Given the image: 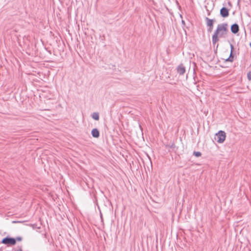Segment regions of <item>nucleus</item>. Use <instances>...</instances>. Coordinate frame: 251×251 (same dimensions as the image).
I'll return each instance as SVG.
<instances>
[{
    "label": "nucleus",
    "mask_w": 251,
    "mask_h": 251,
    "mask_svg": "<svg viewBox=\"0 0 251 251\" xmlns=\"http://www.w3.org/2000/svg\"><path fill=\"white\" fill-rule=\"evenodd\" d=\"M205 20L206 21V25L208 27V31L211 32L213 28V25L214 23L215 22V20L214 19H210L207 17H205Z\"/></svg>",
    "instance_id": "20e7f679"
},
{
    "label": "nucleus",
    "mask_w": 251,
    "mask_h": 251,
    "mask_svg": "<svg viewBox=\"0 0 251 251\" xmlns=\"http://www.w3.org/2000/svg\"><path fill=\"white\" fill-rule=\"evenodd\" d=\"M15 239L16 240V241H21L23 239L22 237H17L16 238H15Z\"/></svg>",
    "instance_id": "ddd939ff"
},
{
    "label": "nucleus",
    "mask_w": 251,
    "mask_h": 251,
    "mask_svg": "<svg viewBox=\"0 0 251 251\" xmlns=\"http://www.w3.org/2000/svg\"><path fill=\"white\" fill-rule=\"evenodd\" d=\"M250 47H251V43H250Z\"/></svg>",
    "instance_id": "4468645a"
},
{
    "label": "nucleus",
    "mask_w": 251,
    "mask_h": 251,
    "mask_svg": "<svg viewBox=\"0 0 251 251\" xmlns=\"http://www.w3.org/2000/svg\"><path fill=\"white\" fill-rule=\"evenodd\" d=\"M92 135L94 138H98L100 136V132L97 128H94L91 131Z\"/></svg>",
    "instance_id": "1a4fd4ad"
},
{
    "label": "nucleus",
    "mask_w": 251,
    "mask_h": 251,
    "mask_svg": "<svg viewBox=\"0 0 251 251\" xmlns=\"http://www.w3.org/2000/svg\"><path fill=\"white\" fill-rule=\"evenodd\" d=\"M177 73L179 75H183L185 73V67L183 64H179L177 67Z\"/></svg>",
    "instance_id": "39448f33"
},
{
    "label": "nucleus",
    "mask_w": 251,
    "mask_h": 251,
    "mask_svg": "<svg viewBox=\"0 0 251 251\" xmlns=\"http://www.w3.org/2000/svg\"><path fill=\"white\" fill-rule=\"evenodd\" d=\"M228 32V24L223 23L219 24L212 36V44L215 45L219 41V38H225Z\"/></svg>",
    "instance_id": "f257e3e1"
},
{
    "label": "nucleus",
    "mask_w": 251,
    "mask_h": 251,
    "mask_svg": "<svg viewBox=\"0 0 251 251\" xmlns=\"http://www.w3.org/2000/svg\"><path fill=\"white\" fill-rule=\"evenodd\" d=\"M193 154L196 157H200L201 155V153L200 151H194Z\"/></svg>",
    "instance_id": "9b49d317"
},
{
    "label": "nucleus",
    "mask_w": 251,
    "mask_h": 251,
    "mask_svg": "<svg viewBox=\"0 0 251 251\" xmlns=\"http://www.w3.org/2000/svg\"><path fill=\"white\" fill-rule=\"evenodd\" d=\"M1 243L7 245H14L16 244V240L14 238L7 236L4 238Z\"/></svg>",
    "instance_id": "7ed1b4c3"
},
{
    "label": "nucleus",
    "mask_w": 251,
    "mask_h": 251,
    "mask_svg": "<svg viewBox=\"0 0 251 251\" xmlns=\"http://www.w3.org/2000/svg\"><path fill=\"white\" fill-rule=\"evenodd\" d=\"M92 117L95 120H99V114L97 112H94L92 115Z\"/></svg>",
    "instance_id": "9d476101"
},
{
    "label": "nucleus",
    "mask_w": 251,
    "mask_h": 251,
    "mask_svg": "<svg viewBox=\"0 0 251 251\" xmlns=\"http://www.w3.org/2000/svg\"><path fill=\"white\" fill-rule=\"evenodd\" d=\"M216 137L215 139L217 140V142L222 143L226 139V133L222 130H220L216 134Z\"/></svg>",
    "instance_id": "f03ea898"
},
{
    "label": "nucleus",
    "mask_w": 251,
    "mask_h": 251,
    "mask_svg": "<svg viewBox=\"0 0 251 251\" xmlns=\"http://www.w3.org/2000/svg\"><path fill=\"white\" fill-rule=\"evenodd\" d=\"M239 25L237 24H234L231 26V31L234 34H236L239 31Z\"/></svg>",
    "instance_id": "0eeeda50"
},
{
    "label": "nucleus",
    "mask_w": 251,
    "mask_h": 251,
    "mask_svg": "<svg viewBox=\"0 0 251 251\" xmlns=\"http://www.w3.org/2000/svg\"><path fill=\"white\" fill-rule=\"evenodd\" d=\"M220 15L223 18H226L229 15V10L226 7H223L220 10Z\"/></svg>",
    "instance_id": "423d86ee"
},
{
    "label": "nucleus",
    "mask_w": 251,
    "mask_h": 251,
    "mask_svg": "<svg viewBox=\"0 0 251 251\" xmlns=\"http://www.w3.org/2000/svg\"><path fill=\"white\" fill-rule=\"evenodd\" d=\"M230 49H231L230 53V55L228 57V58L226 59V61L232 62L233 60V57H234L233 55V50H234V47H233L232 44H230Z\"/></svg>",
    "instance_id": "6e6552de"
},
{
    "label": "nucleus",
    "mask_w": 251,
    "mask_h": 251,
    "mask_svg": "<svg viewBox=\"0 0 251 251\" xmlns=\"http://www.w3.org/2000/svg\"><path fill=\"white\" fill-rule=\"evenodd\" d=\"M247 78L249 81H251V71H249L248 73Z\"/></svg>",
    "instance_id": "f8f14e48"
}]
</instances>
